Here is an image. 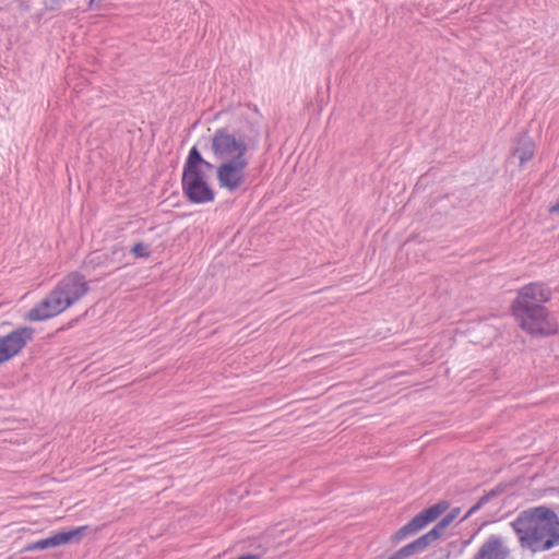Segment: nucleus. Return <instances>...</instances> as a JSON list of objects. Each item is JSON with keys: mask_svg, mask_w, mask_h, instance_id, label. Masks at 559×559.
I'll return each instance as SVG.
<instances>
[{"mask_svg": "<svg viewBox=\"0 0 559 559\" xmlns=\"http://www.w3.org/2000/svg\"><path fill=\"white\" fill-rule=\"evenodd\" d=\"M550 298L551 289L543 282H532L519 289L512 312L524 331L540 336L556 333V325L549 320V312L544 306Z\"/></svg>", "mask_w": 559, "mask_h": 559, "instance_id": "2", "label": "nucleus"}, {"mask_svg": "<svg viewBox=\"0 0 559 559\" xmlns=\"http://www.w3.org/2000/svg\"><path fill=\"white\" fill-rule=\"evenodd\" d=\"M249 160H222L216 168V179L219 188L236 192L246 182V169Z\"/></svg>", "mask_w": 559, "mask_h": 559, "instance_id": "7", "label": "nucleus"}, {"mask_svg": "<svg viewBox=\"0 0 559 559\" xmlns=\"http://www.w3.org/2000/svg\"><path fill=\"white\" fill-rule=\"evenodd\" d=\"M251 146L248 135L226 127L216 129L211 139V151L218 160H249Z\"/></svg>", "mask_w": 559, "mask_h": 559, "instance_id": "4", "label": "nucleus"}, {"mask_svg": "<svg viewBox=\"0 0 559 559\" xmlns=\"http://www.w3.org/2000/svg\"><path fill=\"white\" fill-rule=\"evenodd\" d=\"M131 252L138 258H148L151 254L148 246L144 245L143 242H136L132 247Z\"/></svg>", "mask_w": 559, "mask_h": 559, "instance_id": "16", "label": "nucleus"}, {"mask_svg": "<svg viewBox=\"0 0 559 559\" xmlns=\"http://www.w3.org/2000/svg\"><path fill=\"white\" fill-rule=\"evenodd\" d=\"M87 530V526H79L76 528L67 531V532H57L47 538H43L33 543H29L25 550L35 551V550H44L48 548L58 547L60 545L80 542L83 533Z\"/></svg>", "mask_w": 559, "mask_h": 559, "instance_id": "9", "label": "nucleus"}, {"mask_svg": "<svg viewBox=\"0 0 559 559\" xmlns=\"http://www.w3.org/2000/svg\"><path fill=\"white\" fill-rule=\"evenodd\" d=\"M510 525L522 550L534 555L559 546V516L548 507L523 510Z\"/></svg>", "mask_w": 559, "mask_h": 559, "instance_id": "1", "label": "nucleus"}, {"mask_svg": "<svg viewBox=\"0 0 559 559\" xmlns=\"http://www.w3.org/2000/svg\"><path fill=\"white\" fill-rule=\"evenodd\" d=\"M550 212L559 214V200L550 207Z\"/></svg>", "mask_w": 559, "mask_h": 559, "instance_id": "17", "label": "nucleus"}, {"mask_svg": "<svg viewBox=\"0 0 559 559\" xmlns=\"http://www.w3.org/2000/svg\"><path fill=\"white\" fill-rule=\"evenodd\" d=\"M450 504L448 501H439L429 508L424 509L421 512L416 514L411 521L403 525L399 531L392 535V542L400 543L408 535L415 534L420 531L429 523L437 520L442 513L449 509Z\"/></svg>", "mask_w": 559, "mask_h": 559, "instance_id": "6", "label": "nucleus"}, {"mask_svg": "<svg viewBox=\"0 0 559 559\" xmlns=\"http://www.w3.org/2000/svg\"><path fill=\"white\" fill-rule=\"evenodd\" d=\"M510 549L501 535L491 534L480 545L473 559H508Z\"/></svg>", "mask_w": 559, "mask_h": 559, "instance_id": "11", "label": "nucleus"}, {"mask_svg": "<svg viewBox=\"0 0 559 559\" xmlns=\"http://www.w3.org/2000/svg\"><path fill=\"white\" fill-rule=\"evenodd\" d=\"M213 167L212 163L202 157L195 145L190 148L182 169L181 187L191 203L205 204L214 201L215 192L205 179V170Z\"/></svg>", "mask_w": 559, "mask_h": 559, "instance_id": "3", "label": "nucleus"}, {"mask_svg": "<svg viewBox=\"0 0 559 559\" xmlns=\"http://www.w3.org/2000/svg\"><path fill=\"white\" fill-rule=\"evenodd\" d=\"M496 495L495 491H490L483 497L479 498V500L467 511V513L464 515L463 519L469 518L472 514L477 512L481 507H484L487 502H489L490 498Z\"/></svg>", "mask_w": 559, "mask_h": 559, "instance_id": "14", "label": "nucleus"}, {"mask_svg": "<svg viewBox=\"0 0 559 559\" xmlns=\"http://www.w3.org/2000/svg\"><path fill=\"white\" fill-rule=\"evenodd\" d=\"M432 535L433 534H429L427 532L417 539L400 548L389 559H407L416 554L423 552L429 545L436 542L432 539Z\"/></svg>", "mask_w": 559, "mask_h": 559, "instance_id": "12", "label": "nucleus"}, {"mask_svg": "<svg viewBox=\"0 0 559 559\" xmlns=\"http://www.w3.org/2000/svg\"><path fill=\"white\" fill-rule=\"evenodd\" d=\"M61 298L52 289L40 302L35 305L27 313L26 319L32 322L44 321L63 312Z\"/></svg>", "mask_w": 559, "mask_h": 559, "instance_id": "10", "label": "nucleus"}, {"mask_svg": "<svg viewBox=\"0 0 559 559\" xmlns=\"http://www.w3.org/2000/svg\"><path fill=\"white\" fill-rule=\"evenodd\" d=\"M515 153L518 154L520 163L523 165L533 157V154H534L533 145L525 144L523 147H519Z\"/></svg>", "mask_w": 559, "mask_h": 559, "instance_id": "15", "label": "nucleus"}, {"mask_svg": "<svg viewBox=\"0 0 559 559\" xmlns=\"http://www.w3.org/2000/svg\"><path fill=\"white\" fill-rule=\"evenodd\" d=\"M460 508L451 509L430 531L432 539L438 540L444 533L445 528L459 516Z\"/></svg>", "mask_w": 559, "mask_h": 559, "instance_id": "13", "label": "nucleus"}, {"mask_svg": "<svg viewBox=\"0 0 559 559\" xmlns=\"http://www.w3.org/2000/svg\"><path fill=\"white\" fill-rule=\"evenodd\" d=\"M35 330L23 325L7 335H0V365L16 356L34 337Z\"/></svg>", "mask_w": 559, "mask_h": 559, "instance_id": "8", "label": "nucleus"}, {"mask_svg": "<svg viewBox=\"0 0 559 559\" xmlns=\"http://www.w3.org/2000/svg\"><path fill=\"white\" fill-rule=\"evenodd\" d=\"M53 290L55 294L61 298L63 308L67 310L90 292V286L82 273L73 271L62 277L57 283Z\"/></svg>", "mask_w": 559, "mask_h": 559, "instance_id": "5", "label": "nucleus"}, {"mask_svg": "<svg viewBox=\"0 0 559 559\" xmlns=\"http://www.w3.org/2000/svg\"><path fill=\"white\" fill-rule=\"evenodd\" d=\"M100 2V0H88V7L91 9H93L94 7H96L98 3Z\"/></svg>", "mask_w": 559, "mask_h": 559, "instance_id": "18", "label": "nucleus"}]
</instances>
